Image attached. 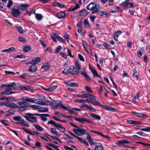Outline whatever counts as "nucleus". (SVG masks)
<instances>
[{
    "label": "nucleus",
    "mask_w": 150,
    "mask_h": 150,
    "mask_svg": "<svg viewBox=\"0 0 150 150\" xmlns=\"http://www.w3.org/2000/svg\"><path fill=\"white\" fill-rule=\"evenodd\" d=\"M93 76L95 77L97 76L98 77H100L101 78V76L96 71H94V72L93 73Z\"/></svg>",
    "instance_id": "774afa93"
},
{
    "label": "nucleus",
    "mask_w": 150,
    "mask_h": 150,
    "mask_svg": "<svg viewBox=\"0 0 150 150\" xmlns=\"http://www.w3.org/2000/svg\"><path fill=\"white\" fill-rule=\"evenodd\" d=\"M100 8V6L98 4H95L94 6L93 7L92 9L91 10L92 11V13L94 14L96 13L99 10Z\"/></svg>",
    "instance_id": "4468645a"
},
{
    "label": "nucleus",
    "mask_w": 150,
    "mask_h": 150,
    "mask_svg": "<svg viewBox=\"0 0 150 150\" xmlns=\"http://www.w3.org/2000/svg\"><path fill=\"white\" fill-rule=\"evenodd\" d=\"M95 3H91L89 4L87 6V8L88 10H91L92 9L93 7L94 6Z\"/></svg>",
    "instance_id": "4c0bfd02"
},
{
    "label": "nucleus",
    "mask_w": 150,
    "mask_h": 150,
    "mask_svg": "<svg viewBox=\"0 0 150 150\" xmlns=\"http://www.w3.org/2000/svg\"><path fill=\"white\" fill-rule=\"evenodd\" d=\"M97 145L95 146L94 150H103V147L101 143H97Z\"/></svg>",
    "instance_id": "a211bd4d"
},
{
    "label": "nucleus",
    "mask_w": 150,
    "mask_h": 150,
    "mask_svg": "<svg viewBox=\"0 0 150 150\" xmlns=\"http://www.w3.org/2000/svg\"><path fill=\"white\" fill-rule=\"evenodd\" d=\"M11 13L13 16L15 17L18 18L22 12H21L18 8H12L11 10Z\"/></svg>",
    "instance_id": "0eeeda50"
},
{
    "label": "nucleus",
    "mask_w": 150,
    "mask_h": 150,
    "mask_svg": "<svg viewBox=\"0 0 150 150\" xmlns=\"http://www.w3.org/2000/svg\"><path fill=\"white\" fill-rule=\"evenodd\" d=\"M91 132L93 133H94L96 134L100 135L101 136L103 137H105L106 138H108L109 139H110V138L108 136H106V135H105L103 134L102 133H101V132H99L97 131H93V130H91Z\"/></svg>",
    "instance_id": "a878e982"
},
{
    "label": "nucleus",
    "mask_w": 150,
    "mask_h": 150,
    "mask_svg": "<svg viewBox=\"0 0 150 150\" xmlns=\"http://www.w3.org/2000/svg\"><path fill=\"white\" fill-rule=\"evenodd\" d=\"M69 72L71 74L75 75L78 74L79 73V70H77L76 68L74 66H70L68 68Z\"/></svg>",
    "instance_id": "423d86ee"
},
{
    "label": "nucleus",
    "mask_w": 150,
    "mask_h": 150,
    "mask_svg": "<svg viewBox=\"0 0 150 150\" xmlns=\"http://www.w3.org/2000/svg\"><path fill=\"white\" fill-rule=\"evenodd\" d=\"M50 65L48 64L47 63H46L42 65L41 68L44 69L45 71H46L50 68Z\"/></svg>",
    "instance_id": "c756f323"
},
{
    "label": "nucleus",
    "mask_w": 150,
    "mask_h": 150,
    "mask_svg": "<svg viewBox=\"0 0 150 150\" xmlns=\"http://www.w3.org/2000/svg\"><path fill=\"white\" fill-rule=\"evenodd\" d=\"M120 6L122 5L125 7V8H129L133 7H135V5L132 3L129 2V0H126L122 3L120 4Z\"/></svg>",
    "instance_id": "39448f33"
},
{
    "label": "nucleus",
    "mask_w": 150,
    "mask_h": 150,
    "mask_svg": "<svg viewBox=\"0 0 150 150\" xmlns=\"http://www.w3.org/2000/svg\"><path fill=\"white\" fill-rule=\"evenodd\" d=\"M80 108H85L86 109L88 110H90L93 112H95L96 111V110L95 109L92 107L86 104H82V106Z\"/></svg>",
    "instance_id": "f8f14e48"
},
{
    "label": "nucleus",
    "mask_w": 150,
    "mask_h": 150,
    "mask_svg": "<svg viewBox=\"0 0 150 150\" xmlns=\"http://www.w3.org/2000/svg\"><path fill=\"white\" fill-rule=\"evenodd\" d=\"M118 144H122L123 143H126L128 144L130 143L131 142H129L127 140L123 139L118 141Z\"/></svg>",
    "instance_id": "c9c22d12"
},
{
    "label": "nucleus",
    "mask_w": 150,
    "mask_h": 150,
    "mask_svg": "<svg viewBox=\"0 0 150 150\" xmlns=\"http://www.w3.org/2000/svg\"><path fill=\"white\" fill-rule=\"evenodd\" d=\"M18 87L21 89L25 91L32 90L33 88L30 86L24 85H21L18 86Z\"/></svg>",
    "instance_id": "2eb2a0df"
},
{
    "label": "nucleus",
    "mask_w": 150,
    "mask_h": 150,
    "mask_svg": "<svg viewBox=\"0 0 150 150\" xmlns=\"http://www.w3.org/2000/svg\"><path fill=\"white\" fill-rule=\"evenodd\" d=\"M79 13L81 16H86L88 14V12L85 9H83L80 11Z\"/></svg>",
    "instance_id": "c85d7f7f"
},
{
    "label": "nucleus",
    "mask_w": 150,
    "mask_h": 150,
    "mask_svg": "<svg viewBox=\"0 0 150 150\" xmlns=\"http://www.w3.org/2000/svg\"><path fill=\"white\" fill-rule=\"evenodd\" d=\"M87 98L86 99V101L90 102L93 105L99 106L100 104V103L96 100V97L90 94L89 97Z\"/></svg>",
    "instance_id": "20e7f679"
},
{
    "label": "nucleus",
    "mask_w": 150,
    "mask_h": 150,
    "mask_svg": "<svg viewBox=\"0 0 150 150\" xmlns=\"http://www.w3.org/2000/svg\"><path fill=\"white\" fill-rule=\"evenodd\" d=\"M66 16V14L64 12H60L58 13L56 16L57 18H62L65 17Z\"/></svg>",
    "instance_id": "6ab92c4d"
},
{
    "label": "nucleus",
    "mask_w": 150,
    "mask_h": 150,
    "mask_svg": "<svg viewBox=\"0 0 150 150\" xmlns=\"http://www.w3.org/2000/svg\"><path fill=\"white\" fill-rule=\"evenodd\" d=\"M118 145L122 147H131V146H128L127 145H125L123 144H117Z\"/></svg>",
    "instance_id": "680f3d73"
},
{
    "label": "nucleus",
    "mask_w": 150,
    "mask_h": 150,
    "mask_svg": "<svg viewBox=\"0 0 150 150\" xmlns=\"http://www.w3.org/2000/svg\"><path fill=\"white\" fill-rule=\"evenodd\" d=\"M26 114L27 115H24L23 116L27 121L32 123L36 122L37 121V117H34L33 116H44L47 117H50V116L49 114H40L28 113H26Z\"/></svg>",
    "instance_id": "f03ea898"
},
{
    "label": "nucleus",
    "mask_w": 150,
    "mask_h": 150,
    "mask_svg": "<svg viewBox=\"0 0 150 150\" xmlns=\"http://www.w3.org/2000/svg\"><path fill=\"white\" fill-rule=\"evenodd\" d=\"M37 70V67L35 64H33L29 66L28 70L30 72H35Z\"/></svg>",
    "instance_id": "f3484780"
},
{
    "label": "nucleus",
    "mask_w": 150,
    "mask_h": 150,
    "mask_svg": "<svg viewBox=\"0 0 150 150\" xmlns=\"http://www.w3.org/2000/svg\"><path fill=\"white\" fill-rule=\"evenodd\" d=\"M74 119L76 120L81 123H83L85 122H86L88 123H91V122L89 120L84 117H82L81 118L75 117Z\"/></svg>",
    "instance_id": "6e6552de"
},
{
    "label": "nucleus",
    "mask_w": 150,
    "mask_h": 150,
    "mask_svg": "<svg viewBox=\"0 0 150 150\" xmlns=\"http://www.w3.org/2000/svg\"><path fill=\"white\" fill-rule=\"evenodd\" d=\"M34 98H29L27 96L23 97L21 98V100L26 102H29L32 103H36L35 102Z\"/></svg>",
    "instance_id": "9b49d317"
},
{
    "label": "nucleus",
    "mask_w": 150,
    "mask_h": 150,
    "mask_svg": "<svg viewBox=\"0 0 150 150\" xmlns=\"http://www.w3.org/2000/svg\"><path fill=\"white\" fill-rule=\"evenodd\" d=\"M75 65L76 67H77V70H79L80 72V70L81 69V65L79 63V60L78 59H76Z\"/></svg>",
    "instance_id": "2f4dec72"
},
{
    "label": "nucleus",
    "mask_w": 150,
    "mask_h": 150,
    "mask_svg": "<svg viewBox=\"0 0 150 150\" xmlns=\"http://www.w3.org/2000/svg\"><path fill=\"white\" fill-rule=\"evenodd\" d=\"M33 13L35 15V17L38 20H40L42 19V15L35 13V10H33Z\"/></svg>",
    "instance_id": "7c9ffc66"
},
{
    "label": "nucleus",
    "mask_w": 150,
    "mask_h": 150,
    "mask_svg": "<svg viewBox=\"0 0 150 150\" xmlns=\"http://www.w3.org/2000/svg\"><path fill=\"white\" fill-rule=\"evenodd\" d=\"M8 112L9 113V114H8L6 115V116H9L11 115H12L13 114V113L14 112V111L12 109H11L9 110H8Z\"/></svg>",
    "instance_id": "0e129e2a"
},
{
    "label": "nucleus",
    "mask_w": 150,
    "mask_h": 150,
    "mask_svg": "<svg viewBox=\"0 0 150 150\" xmlns=\"http://www.w3.org/2000/svg\"><path fill=\"white\" fill-rule=\"evenodd\" d=\"M41 61V59L39 57H37L35 59H33V64H36L39 63Z\"/></svg>",
    "instance_id": "cd10ccee"
},
{
    "label": "nucleus",
    "mask_w": 150,
    "mask_h": 150,
    "mask_svg": "<svg viewBox=\"0 0 150 150\" xmlns=\"http://www.w3.org/2000/svg\"><path fill=\"white\" fill-rule=\"evenodd\" d=\"M6 6L4 3L0 4V10L1 11H3L6 9Z\"/></svg>",
    "instance_id": "ea45409f"
},
{
    "label": "nucleus",
    "mask_w": 150,
    "mask_h": 150,
    "mask_svg": "<svg viewBox=\"0 0 150 150\" xmlns=\"http://www.w3.org/2000/svg\"><path fill=\"white\" fill-rule=\"evenodd\" d=\"M18 40L19 41L22 42H26V40H25V39H24L22 37L19 36L18 38Z\"/></svg>",
    "instance_id": "de8ad7c7"
},
{
    "label": "nucleus",
    "mask_w": 150,
    "mask_h": 150,
    "mask_svg": "<svg viewBox=\"0 0 150 150\" xmlns=\"http://www.w3.org/2000/svg\"><path fill=\"white\" fill-rule=\"evenodd\" d=\"M67 53L68 55L70 57H74V56L72 55L71 51L69 49H67Z\"/></svg>",
    "instance_id": "e2e57ef3"
},
{
    "label": "nucleus",
    "mask_w": 150,
    "mask_h": 150,
    "mask_svg": "<svg viewBox=\"0 0 150 150\" xmlns=\"http://www.w3.org/2000/svg\"><path fill=\"white\" fill-rule=\"evenodd\" d=\"M122 32L120 31H119L114 33H113V36H116L117 37H118L121 34Z\"/></svg>",
    "instance_id": "8fccbe9b"
},
{
    "label": "nucleus",
    "mask_w": 150,
    "mask_h": 150,
    "mask_svg": "<svg viewBox=\"0 0 150 150\" xmlns=\"http://www.w3.org/2000/svg\"><path fill=\"white\" fill-rule=\"evenodd\" d=\"M56 5L61 8H63L65 7V6L64 4H62L59 2H57L56 3Z\"/></svg>",
    "instance_id": "5fc2aeb1"
},
{
    "label": "nucleus",
    "mask_w": 150,
    "mask_h": 150,
    "mask_svg": "<svg viewBox=\"0 0 150 150\" xmlns=\"http://www.w3.org/2000/svg\"><path fill=\"white\" fill-rule=\"evenodd\" d=\"M57 87V85H54L52 86L49 88V92L52 91L55 89H56Z\"/></svg>",
    "instance_id": "c03bdc74"
},
{
    "label": "nucleus",
    "mask_w": 150,
    "mask_h": 150,
    "mask_svg": "<svg viewBox=\"0 0 150 150\" xmlns=\"http://www.w3.org/2000/svg\"><path fill=\"white\" fill-rule=\"evenodd\" d=\"M36 103L41 105H47L51 104H53V102L51 101L45 100L38 101Z\"/></svg>",
    "instance_id": "9d476101"
},
{
    "label": "nucleus",
    "mask_w": 150,
    "mask_h": 150,
    "mask_svg": "<svg viewBox=\"0 0 150 150\" xmlns=\"http://www.w3.org/2000/svg\"><path fill=\"white\" fill-rule=\"evenodd\" d=\"M65 83L67 85L71 87H78L79 86L78 84L76 83L65 82Z\"/></svg>",
    "instance_id": "aec40b11"
},
{
    "label": "nucleus",
    "mask_w": 150,
    "mask_h": 150,
    "mask_svg": "<svg viewBox=\"0 0 150 150\" xmlns=\"http://www.w3.org/2000/svg\"><path fill=\"white\" fill-rule=\"evenodd\" d=\"M13 119L15 121H18V122H15V123L17 124H21L27 127H28L29 125L28 122L25 121L20 116H17L13 117Z\"/></svg>",
    "instance_id": "7ed1b4c3"
},
{
    "label": "nucleus",
    "mask_w": 150,
    "mask_h": 150,
    "mask_svg": "<svg viewBox=\"0 0 150 150\" xmlns=\"http://www.w3.org/2000/svg\"><path fill=\"white\" fill-rule=\"evenodd\" d=\"M46 134H47V135L50 137L51 138H52L53 140L57 141L60 143H62V142L59 139V138H57L56 137L52 135H50L49 134L47 133H46Z\"/></svg>",
    "instance_id": "f704fd0d"
},
{
    "label": "nucleus",
    "mask_w": 150,
    "mask_h": 150,
    "mask_svg": "<svg viewBox=\"0 0 150 150\" xmlns=\"http://www.w3.org/2000/svg\"><path fill=\"white\" fill-rule=\"evenodd\" d=\"M37 98L39 100H45L46 98L44 96L40 95H38L37 96Z\"/></svg>",
    "instance_id": "79ce46f5"
},
{
    "label": "nucleus",
    "mask_w": 150,
    "mask_h": 150,
    "mask_svg": "<svg viewBox=\"0 0 150 150\" xmlns=\"http://www.w3.org/2000/svg\"><path fill=\"white\" fill-rule=\"evenodd\" d=\"M143 54V51H141L140 50L137 53V54L139 58H141L142 55Z\"/></svg>",
    "instance_id": "6e6d98bb"
},
{
    "label": "nucleus",
    "mask_w": 150,
    "mask_h": 150,
    "mask_svg": "<svg viewBox=\"0 0 150 150\" xmlns=\"http://www.w3.org/2000/svg\"><path fill=\"white\" fill-rule=\"evenodd\" d=\"M137 117L139 118H142L144 117L145 116H147V115L142 113H138L136 115Z\"/></svg>",
    "instance_id": "a18cd8bd"
},
{
    "label": "nucleus",
    "mask_w": 150,
    "mask_h": 150,
    "mask_svg": "<svg viewBox=\"0 0 150 150\" xmlns=\"http://www.w3.org/2000/svg\"><path fill=\"white\" fill-rule=\"evenodd\" d=\"M47 144L49 146L51 147H53L54 149H56V150H57V149H58L57 148L59 147V146H55L54 144H51V143H47Z\"/></svg>",
    "instance_id": "603ef678"
},
{
    "label": "nucleus",
    "mask_w": 150,
    "mask_h": 150,
    "mask_svg": "<svg viewBox=\"0 0 150 150\" xmlns=\"http://www.w3.org/2000/svg\"><path fill=\"white\" fill-rule=\"evenodd\" d=\"M99 106L102 107L103 108L106 110L108 111H112L113 112L116 111V109L113 107H111L110 106L107 105H103L101 104L100 103Z\"/></svg>",
    "instance_id": "1a4fd4ad"
},
{
    "label": "nucleus",
    "mask_w": 150,
    "mask_h": 150,
    "mask_svg": "<svg viewBox=\"0 0 150 150\" xmlns=\"http://www.w3.org/2000/svg\"><path fill=\"white\" fill-rule=\"evenodd\" d=\"M29 5L28 4H20L19 7L18 8L19 9L23 11L26 10V8H28L29 6Z\"/></svg>",
    "instance_id": "dca6fc26"
},
{
    "label": "nucleus",
    "mask_w": 150,
    "mask_h": 150,
    "mask_svg": "<svg viewBox=\"0 0 150 150\" xmlns=\"http://www.w3.org/2000/svg\"><path fill=\"white\" fill-rule=\"evenodd\" d=\"M57 129L59 130L60 132H64L66 130V129L62 125H56L55 126Z\"/></svg>",
    "instance_id": "412c9836"
},
{
    "label": "nucleus",
    "mask_w": 150,
    "mask_h": 150,
    "mask_svg": "<svg viewBox=\"0 0 150 150\" xmlns=\"http://www.w3.org/2000/svg\"><path fill=\"white\" fill-rule=\"evenodd\" d=\"M13 93H14V92L12 91L7 89H6L5 91L1 93L2 94L6 95H9Z\"/></svg>",
    "instance_id": "4be33fe9"
},
{
    "label": "nucleus",
    "mask_w": 150,
    "mask_h": 150,
    "mask_svg": "<svg viewBox=\"0 0 150 150\" xmlns=\"http://www.w3.org/2000/svg\"><path fill=\"white\" fill-rule=\"evenodd\" d=\"M76 138H77L79 141L83 143L85 140V139H83L82 137H80L77 136H76Z\"/></svg>",
    "instance_id": "69168bd1"
},
{
    "label": "nucleus",
    "mask_w": 150,
    "mask_h": 150,
    "mask_svg": "<svg viewBox=\"0 0 150 150\" xmlns=\"http://www.w3.org/2000/svg\"><path fill=\"white\" fill-rule=\"evenodd\" d=\"M48 109L47 108H44L42 110H38V111L39 112H45L48 111Z\"/></svg>",
    "instance_id": "4d7b16f0"
},
{
    "label": "nucleus",
    "mask_w": 150,
    "mask_h": 150,
    "mask_svg": "<svg viewBox=\"0 0 150 150\" xmlns=\"http://www.w3.org/2000/svg\"><path fill=\"white\" fill-rule=\"evenodd\" d=\"M140 130L143 131L150 132V127H148L145 128L140 129Z\"/></svg>",
    "instance_id": "338daca9"
},
{
    "label": "nucleus",
    "mask_w": 150,
    "mask_h": 150,
    "mask_svg": "<svg viewBox=\"0 0 150 150\" xmlns=\"http://www.w3.org/2000/svg\"><path fill=\"white\" fill-rule=\"evenodd\" d=\"M13 4V2L11 0H9L8 1V4L7 5L8 8H10Z\"/></svg>",
    "instance_id": "864d4df0"
},
{
    "label": "nucleus",
    "mask_w": 150,
    "mask_h": 150,
    "mask_svg": "<svg viewBox=\"0 0 150 150\" xmlns=\"http://www.w3.org/2000/svg\"><path fill=\"white\" fill-rule=\"evenodd\" d=\"M48 124L53 125L55 127L56 125H57V124H56V122L52 120H50L48 122Z\"/></svg>",
    "instance_id": "3c124183"
},
{
    "label": "nucleus",
    "mask_w": 150,
    "mask_h": 150,
    "mask_svg": "<svg viewBox=\"0 0 150 150\" xmlns=\"http://www.w3.org/2000/svg\"><path fill=\"white\" fill-rule=\"evenodd\" d=\"M40 42L42 44V47H43L45 48L46 46V45L45 43V41L44 39L42 38L41 39V40H40Z\"/></svg>",
    "instance_id": "09e8293b"
},
{
    "label": "nucleus",
    "mask_w": 150,
    "mask_h": 150,
    "mask_svg": "<svg viewBox=\"0 0 150 150\" xmlns=\"http://www.w3.org/2000/svg\"><path fill=\"white\" fill-rule=\"evenodd\" d=\"M105 12L103 11H98V12H96V13H97V15L100 16H102L104 14Z\"/></svg>",
    "instance_id": "49530a36"
},
{
    "label": "nucleus",
    "mask_w": 150,
    "mask_h": 150,
    "mask_svg": "<svg viewBox=\"0 0 150 150\" xmlns=\"http://www.w3.org/2000/svg\"><path fill=\"white\" fill-rule=\"evenodd\" d=\"M0 122H1L2 124H3V125H6L8 126L9 125H10V123L9 122L6 120H1Z\"/></svg>",
    "instance_id": "e433bc0d"
},
{
    "label": "nucleus",
    "mask_w": 150,
    "mask_h": 150,
    "mask_svg": "<svg viewBox=\"0 0 150 150\" xmlns=\"http://www.w3.org/2000/svg\"><path fill=\"white\" fill-rule=\"evenodd\" d=\"M16 27L17 28L18 31L21 34H23V30L22 29V28L21 26H20L19 27L16 26Z\"/></svg>",
    "instance_id": "37998d69"
},
{
    "label": "nucleus",
    "mask_w": 150,
    "mask_h": 150,
    "mask_svg": "<svg viewBox=\"0 0 150 150\" xmlns=\"http://www.w3.org/2000/svg\"><path fill=\"white\" fill-rule=\"evenodd\" d=\"M15 58H18L20 59H25L26 58V56L23 55H17L15 57Z\"/></svg>",
    "instance_id": "13d9d810"
},
{
    "label": "nucleus",
    "mask_w": 150,
    "mask_h": 150,
    "mask_svg": "<svg viewBox=\"0 0 150 150\" xmlns=\"http://www.w3.org/2000/svg\"><path fill=\"white\" fill-rule=\"evenodd\" d=\"M62 47L61 46H57L56 49L55 50V52L56 53H58L59 51L62 49Z\"/></svg>",
    "instance_id": "bf43d9fd"
},
{
    "label": "nucleus",
    "mask_w": 150,
    "mask_h": 150,
    "mask_svg": "<svg viewBox=\"0 0 150 150\" xmlns=\"http://www.w3.org/2000/svg\"><path fill=\"white\" fill-rule=\"evenodd\" d=\"M18 104L19 105L26 109L27 107H29L30 104L25 101L18 102Z\"/></svg>",
    "instance_id": "ddd939ff"
},
{
    "label": "nucleus",
    "mask_w": 150,
    "mask_h": 150,
    "mask_svg": "<svg viewBox=\"0 0 150 150\" xmlns=\"http://www.w3.org/2000/svg\"><path fill=\"white\" fill-rule=\"evenodd\" d=\"M84 23L85 25V27L88 28L89 27H90V26L87 19H86L84 20Z\"/></svg>",
    "instance_id": "58836bf2"
},
{
    "label": "nucleus",
    "mask_w": 150,
    "mask_h": 150,
    "mask_svg": "<svg viewBox=\"0 0 150 150\" xmlns=\"http://www.w3.org/2000/svg\"><path fill=\"white\" fill-rule=\"evenodd\" d=\"M23 51L27 52L28 51L31 50L32 48L31 47L30 45H24L23 46Z\"/></svg>",
    "instance_id": "5701e85b"
},
{
    "label": "nucleus",
    "mask_w": 150,
    "mask_h": 150,
    "mask_svg": "<svg viewBox=\"0 0 150 150\" xmlns=\"http://www.w3.org/2000/svg\"><path fill=\"white\" fill-rule=\"evenodd\" d=\"M16 84L15 82L10 83L6 85V86L8 87H10L15 86Z\"/></svg>",
    "instance_id": "a19ab883"
},
{
    "label": "nucleus",
    "mask_w": 150,
    "mask_h": 150,
    "mask_svg": "<svg viewBox=\"0 0 150 150\" xmlns=\"http://www.w3.org/2000/svg\"><path fill=\"white\" fill-rule=\"evenodd\" d=\"M10 106V107L12 108H17L18 107V106L17 105L13 103H11Z\"/></svg>",
    "instance_id": "052dcab7"
},
{
    "label": "nucleus",
    "mask_w": 150,
    "mask_h": 150,
    "mask_svg": "<svg viewBox=\"0 0 150 150\" xmlns=\"http://www.w3.org/2000/svg\"><path fill=\"white\" fill-rule=\"evenodd\" d=\"M70 123L71 126L76 128V129H73V131L75 134L79 136H82V134H87L86 139L90 145H92L97 144L96 142H93V140L91 139V135L87 130L80 128L76 125L74 124L71 122H70Z\"/></svg>",
    "instance_id": "f257e3e1"
},
{
    "label": "nucleus",
    "mask_w": 150,
    "mask_h": 150,
    "mask_svg": "<svg viewBox=\"0 0 150 150\" xmlns=\"http://www.w3.org/2000/svg\"><path fill=\"white\" fill-rule=\"evenodd\" d=\"M34 127L38 131H42L43 130V128L40 126L38 124H37L34 125Z\"/></svg>",
    "instance_id": "473e14b6"
},
{
    "label": "nucleus",
    "mask_w": 150,
    "mask_h": 150,
    "mask_svg": "<svg viewBox=\"0 0 150 150\" xmlns=\"http://www.w3.org/2000/svg\"><path fill=\"white\" fill-rule=\"evenodd\" d=\"M89 116L91 117L98 120H100L101 119V117L100 115H96L93 113L90 114Z\"/></svg>",
    "instance_id": "bb28decb"
},
{
    "label": "nucleus",
    "mask_w": 150,
    "mask_h": 150,
    "mask_svg": "<svg viewBox=\"0 0 150 150\" xmlns=\"http://www.w3.org/2000/svg\"><path fill=\"white\" fill-rule=\"evenodd\" d=\"M80 7L79 5L78 4H76L75 6H71L69 8V10H68V11H73L78 8H79Z\"/></svg>",
    "instance_id": "393cba45"
},
{
    "label": "nucleus",
    "mask_w": 150,
    "mask_h": 150,
    "mask_svg": "<svg viewBox=\"0 0 150 150\" xmlns=\"http://www.w3.org/2000/svg\"><path fill=\"white\" fill-rule=\"evenodd\" d=\"M57 102L55 101V103L54 104L53 103L52 104H54V105L53 106V109L54 108H57L60 105H61L62 104V102L60 100H58Z\"/></svg>",
    "instance_id": "b1692460"
},
{
    "label": "nucleus",
    "mask_w": 150,
    "mask_h": 150,
    "mask_svg": "<svg viewBox=\"0 0 150 150\" xmlns=\"http://www.w3.org/2000/svg\"><path fill=\"white\" fill-rule=\"evenodd\" d=\"M90 94H85L82 95L77 94L76 96L80 98H88L89 97Z\"/></svg>",
    "instance_id": "72a5a7b5"
}]
</instances>
